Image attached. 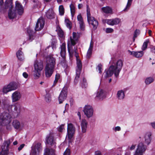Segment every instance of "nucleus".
<instances>
[{"label":"nucleus","instance_id":"nucleus-1","mask_svg":"<svg viewBox=\"0 0 155 155\" xmlns=\"http://www.w3.org/2000/svg\"><path fill=\"white\" fill-rule=\"evenodd\" d=\"M72 37H70V38L68 41V52L69 54H72L75 53V56L76 58L77 66L76 68V74L74 82L77 83L79 78L80 75L82 70V64L81 60L79 58V56L77 52V47L74 46L78 41V37L76 33L73 32Z\"/></svg>","mask_w":155,"mask_h":155},{"label":"nucleus","instance_id":"nucleus-2","mask_svg":"<svg viewBox=\"0 0 155 155\" xmlns=\"http://www.w3.org/2000/svg\"><path fill=\"white\" fill-rule=\"evenodd\" d=\"M123 66V62L121 60H118L116 64L110 66L108 70L105 71L104 77L108 78L111 77L114 74L115 76L117 77L121 71Z\"/></svg>","mask_w":155,"mask_h":155},{"label":"nucleus","instance_id":"nucleus-3","mask_svg":"<svg viewBox=\"0 0 155 155\" xmlns=\"http://www.w3.org/2000/svg\"><path fill=\"white\" fill-rule=\"evenodd\" d=\"M50 54L46 58L47 64L45 67V74L47 78L50 77L53 73L56 64L55 59Z\"/></svg>","mask_w":155,"mask_h":155},{"label":"nucleus","instance_id":"nucleus-4","mask_svg":"<svg viewBox=\"0 0 155 155\" xmlns=\"http://www.w3.org/2000/svg\"><path fill=\"white\" fill-rule=\"evenodd\" d=\"M3 0H0V5L1 7L0 11L1 12H4L8 8H9L8 12V16L9 19L14 18L16 16V11L15 10H12V0H6L5 2V4L3 6Z\"/></svg>","mask_w":155,"mask_h":155},{"label":"nucleus","instance_id":"nucleus-5","mask_svg":"<svg viewBox=\"0 0 155 155\" xmlns=\"http://www.w3.org/2000/svg\"><path fill=\"white\" fill-rule=\"evenodd\" d=\"M12 120V117L8 113L4 112L0 115V124L1 125H6L7 129H10V126L9 124Z\"/></svg>","mask_w":155,"mask_h":155},{"label":"nucleus","instance_id":"nucleus-6","mask_svg":"<svg viewBox=\"0 0 155 155\" xmlns=\"http://www.w3.org/2000/svg\"><path fill=\"white\" fill-rule=\"evenodd\" d=\"M43 67V62L40 61L38 62L36 61L35 62L34 71V79L38 78L41 75V71Z\"/></svg>","mask_w":155,"mask_h":155},{"label":"nucleus","instance_id":"nucleus-7","mask_svg":"<svg viewBox=\"0 0 155 155\" xmlns=\"http://www.w3.org/2000/svg\"><path fill=\"white\" fill-rule=\"evenodd\" d=\"M86 6L87 14L88 21L90 24H91L93 26V29L94 30H95L97 28L98 25V22L95 18L91 16L90 8L89 5H87Z\"/></svg>","mask_w":155,"mask_h":155},{"label":"nucleus","instance_id":"nucleus-8","mask_svg":"<svg viewBox=\"0 0 155 155\" xmlns=\"http://www.w3.org/2000/svg\"><path fill=\"white\" fill-rule=\"evenodd\" d=\"M7 108L9 112L13 111L17 113V115H19L20 112L24 110V108L18 103L8 105Z\"/></svg>","mask_w":155,"mask_h":155},{"label":"nucleus","instance_id":"nucleus-9","mask_svg":"<svg viewBox=\"0 0 155 155\" xmlns=\"http://www.w3.org/2000/svg\"><path fill=\"white\" fill-rule=\"evenodd\" d=\"M83 111L87 118L92 117L93 115L94 110L91 105L88 104L85 105L83 108Z\"/></svg>","mask_w":155,"mask_h":155},{"label":"nucleus","instance_id":"nucleus-10","mask_svg":"<svg viewBox=\"0 0 155 155\" xmlns=\"http://www.w3.org/2000/svg\"><path fill=\"white\" fill-rule=\"evenodd\" d=\"M54 134L52 132H50L47 135L46 141L47 143L51 145L53 148L56 147V143L55 139L54 138Z\"/></svg>","mask_w":155,"mask_h":155},{"label":"nucleus","instance_id":"nucleus-11","mask_svg":"<svg viewBox=\"0 0 155 155\" xmlns=\"http://www.w3.org/2000/svg\"><path fill=\"white\" fill-rule=\"evenodd\" d=\"M17 88L15 83L11 82L8 85L4 86L2 89V92L4 94H6L10 91L15 90Z\"/></svg>","mask_w":155,"mask_h":155},{"label":"nucleus","instance_id":"nucleus-12","mask_svg":"<svg viewBox=\"0 0 155 155\" xmlns=\"http://www.w3.org/2000/svg\"><path fill=\"white\" fill-rule=\"evenodd\" d=\"M146 149V146L143 143H140L138 145L134 155H143Z\"/></svg>","mask_w":155,"mask_h":155},{"label":"nucleus","instance_id":"nucleus-13","mask_svg":"<svg viewBox=\"0 0 155 155\" xmlns=\"http://www.w3.org/2000/svg\"><path fill=\"white\" fill-rule=\"evenodd\" d=\"M75 131V129L73 124L71 123L68 124L67 136L68 138L71 140L72 137Z\"/></svg>","mask_w":155,"mask_h":155},{"label":"nucleus","instance_id":"nucleus-14","mask_svg":"<svg viewBox=\"0 0 155 155\" xmlns=\"http://www.w3.org/2000/svg\"><path fill=\"white\" fill-rule=\"evenodd\" d=\"M45 25V20L42 18H39L36 23L35 28V31L41 30L44 27Z\"/></svg>","mask_w":155,"mask_h":155},{"label":"nucleus","instance_id":"nucleus-15","mask_svg":"<svg viewBox=\"0 0 155 155\" xmlns=\"http://www.w3.org/2000/svg\"><path fill=\"white\" fill-rule=\"evenodd\" d=\"M106 97V92L102 89H99L95 97L96 100H102Z\"/></svg>","mask_w":155,"mask_h":155},{"label":"nucleus","instance_id":"nucleus-16","mask_svg":"<svg viewBox=\"0 0 155 155\" xmlns=\"http://www.w3.org/2000/svg\"><path fill=\"white\" fill-rule=\"evenodd\" d=\"M21 97L20 92L18 91H16L13 92L11 96L12 102H16L20 100Z\"/></svg>","mask_w":155,"mask_h":155},{"label":"nucleus","instance_id":"nucleus-17","mask_svg":"<svg viewBox=\"0 0 155 155\" xmlns=\"http://www.w3.org/2000/svg\"><path fill=\"white\" fill-rule=\"evenodd\" d=\"M67 92L66 90L64 89L61 91L58 97V100L59 104H61L64 101L67 97Z\"/></svg>","mask_w":155,"mask_h":155},{"label":"nucleus","instance_id":"nucleus-18","mask_svg":"<svg viewBox=\"0 0 155 155\" xmlns=\"http://www.w3.org/2000/svg\"><path fill=\"white\" fill-rule=\"evenodd\" d=\"M120 21V19L118 18L111 19H107L105 20V22L108 25H114L118 24Z\"/></svg>","mask_w":155,"mask_h":155},{"label":"nucleus","instance_id":"nucleus-19","mask_svg":"<svg viewBox=\"0 0 155 155\" xmlns=\"http://www.w3.org/2000/svg\"><path fill=\"white\" fill-rule=\"evenodd\" d=\"M152 133L150 132H148L146 133L144 135V142L145 144L148 145L151 143Z\"/></svg>","mask_w":155,"mask_h":155},{"label":"nucleus","instance_id":"nucleus-20","mask_svg":"<svg viewBox=\"0 0 155 155\" xmlns=\"http://www.w3.org/2000/svg\"><path fill=\"white\" fill-rule=\"evenodd\" d=\"M128 53L137 58L141 57L143 55V52L142 51H128Z\"/></svg>","mask_w":155,"mask_h":155},{"label":"nucleus","instance_id":"nucleus-21","mask_svg":"<svg viewBox=\"0 0 155 155\" xmlns=\"http://www.w3.org/2000/svg\"><path fill=\"white\" fill-rule=\"evenodd\" d=\"M10 143L11 141L10 140L5 141L1 147L2 151L8 152L9 146Z\"/></svg>","mask_w":155,"mask_h":155},{"label":"nucleus","instance_id":"nucleus-22","mask_svg":"<svg viewBox=\"0 0 155 155\" xmlns=\"http://www.w3.org/2000/svg\"><path fill=\"white\" fill-rule=\"evenodd\" d=\"M88 123L87 120L85 119H83L81 120V125L83 133H85L86 131Z\"/></svg>","mask_w":155,"mask_h":155},{"label":"nucleus","instance_id":"nucleus-23","mask_svg":"<svg viewBox=\"0 0 155 155\" xmlns=\"http://www.w3.org/2000/svg\"><path fill=\"white\" fill-rule=\"evenodd\" d=\"M60 48L61 49L60 54L61 56L64 59L65 58L66 48V44L65 43H63L61 45Z\"/></svg>","mask_w":155,"mask_h":155},{"label":"nucleus","instance_id":"nucleus-24","mask_svg":"<svg viewBox=\"0 0 155 155\" xmlns=\"http://www.w3.org/2000/svg\"><path fill=\"white\" fill-rule=\"evenodd\" d=\"M125 91L122 90L118 91L116 94L117 98L118 100H123L125 97Z\"/></svg>","mask_w":155,"mask_h":155},{"label":"nucleus","instance_id":"nucleus-25","mask_svg":"<svg viewBox=\"0 0 155 155\" xmlns=\"http://www.w3.org/2000/svg\"><path fill=\"white\" fill-rule=\"evenodd\" d=\"M15 8L19 15H21L22 14L23 12V7L18 1H16L15 2Z\"/></svg>","mask_w":155,"mask_h":155},{"label":"nucleus","instance_id":"nucleus-26","mask_svg":"<svg viewBox=\"0 0 155 155\" xmlns=\"http://www.w3.org/2000/svg\"><path fill=\"white\" fill-rule=\"evenodd\" d=\"M22 49L20 48L16 53V57L20 61H22L24 59V54L22 51Z\"/></svg>","mask_w":155,"mask_h":155},{"label":"nucleus","instance_id":"nucleus-27","mask_svg":"<svg viewBox=\"0 0 155 155\" xmlns=\"http://www.w3.org/2000/svg\"><path fill=\"white\" fill-rule=\"evenodd\" d=\"M77 19L80 25V28L82 30H84V25L83 22V19L81 14H79L77 16Z\"/></svg>","mask_w":155,"mask_h":155},{"label":"nucleus","instance_id":"nucleus-28","mask_svg":"<svg viewBox=\"0 0 155 155\" xmlns=\"http://www.w3.org/2000/svg\"><path fill=\"white\" fill-rule=\"evenodd\" d=\"M46 17L49 19H51L54 18V13L52 8L49 9L45 14Z\"/></svg>","mask_w":155,"mask_h":155},{"label":"nucleus","instance_id":"nucleus-29","mask_svg":"<svg viewBox=\"0 0 155 155\" xmlns=\"http://www.w3.org/2000/svg\"><path fill=\"white\" fill-rule=\"evenodd\" d=\"M93 48V42L91 40L90 42V46L87 53L86 55V57L87 58H89L91 57L92 54Z\"/></svg>","mask_w":155,"mask_h":155},{"label":"nucleus","instance_id":"nucleus-30","mask_svg":"<svg viewBox=\"0 0 155 155\" xmlns=\"http://www.w3.org/2000/svg\"><path fill=\"white\" fill-rule=\"evenodd\" d=\"M44 155H56L55 153V151L54 150L48 148H46L45 151Z\"/></svg>","mask_w":155,"mask_h":155},{"label":"nucleus","instance_id":"nucleus-31","mask_svg":"<svg viewBox=\"0 0 155 155\" xmlns=\"http://www.w3.org/2000/svg\"><path fill=\"white\" fill-rule=\"evenodd\" d=\"M12 125L14 128L18 129L20 128L21 127V124L20 122L16 120H14L12 122Z\"/></svg>","mask_w":155,"mask_h":155},{"label":"nucleus","instance_id":"nucleus-32","mask_svg":"<svg viewBox=\"0 0 155 155\" xmlns=\"http://www.w3.org/2000/svg\"><path fill=\"white\" fill-rule=\"evenodd\" d=\"M27 32L29 35V38L28 40L30 42L31 41L35 38L34 36V33L33 31L30 29H28L27 30Z\"/></svg>","mask_w":155,"mask_h":155},{"label":"nucleus","instance_id":"nucleus-33","mask_svg":"<svg viewBox=\"0 0 155 155\" xmlns=\"http://www.w3.org/2000/svg\"><path fill=\"white\" fill-rule=\"evenodd\" d=\"M56 31L58 36L60 38H63L64 37V32L59 27H57Z\"/></svg>","mask_w":155,"mask_h":155},{"label":"nucleus","instance_id":"nucleus-34","mask_svg":"<svg viewBox=\"0 0 155 155\" xmlns=\"http://www.w3.org/2000/svg\"><path fill=\"white\" fill-rule=\"evenodd\" d=\"M71 12L72 16L73 17L74 15L75 12V5L74 4L71 3L70 5Z\"/></svg>","mask_w":155,"mask_h":155},{"label":"nucleus","instance_id":"nucleus-35","mask_svg":"<svg viewBox=\"0 0 155 155\" xmlns=\"http://www.w3.org/2000/svg\"><path fill=\"white\" fill-rule=\"evenodd\" d=\"M103 11L106 13H112V10L108 6L104 7L102 8Z\"/></svg>","mask_w":155,"mask_h":155},{"label":"nucleus","instance_id":"nucleus-36","mask_svg":"<svg viewBox=\"0 0 155 155\" xmlns=\"http://www.w3.org/2000/svg\"><path fill=\"white\" fill-rule=\"evenodd\" d=\"M154 81L153 78L152 77H149L147 78L145 80V82L146 84L148 85L153 82Z\"/></svg>","mask_w":155,"mask_h":155},{"label":"nucleus","instance_id":"nucleus-37","mask_svg":"<svg viewBox=\"0 0 155 155\" xmlns=\"http://www.w3.org/2000/svg\"><path fill=\"white\" fill-rule=\"evenodd\" d=\"M46 94L45 97V101L47 102H49L51 101V95L48 93V92H47V91L46 90Z\"/></svg>","mask_w":155,"mask_h":155},{"label":"nucleus","instance_id":"nucleus-38","mask_svg":"<svg viewBox=\"0 0 155 155\" xmlns=\"http://www.w3.org/2000/svg\"><path fill=\"white\" fill-rule=\"evenodd\" d=\"M59 11L60 15H64V9L63 5H61L59 6Z\"/></svg>","mask_w":155,"mask_h":155},{"label":"nucleus","instance_id":"nucleus-39","mask_svg":"<svg viewBox=\"0 0 155 155\" xmlns=\"http://www.w3.org/2000/svg\"><path fill=\"white\" fill-rule=\"evenodd\" d=\"M33 2L34 3V8L40 7L41 3L38 0H33Z\"/></svg>","mask_w":155,"mask_h":155},{"label":"nucleus","instance_id":"nucleus-40","mask_svg":"<svg viewBox=\"0 0 155 155\" xmlns=\"http://www.w3.org/2000/svg\"><path fill=\"white\" fill-rule=\"evenodd\" d=\"M65 23L67 28L70 29L71 28V22L68 19L65 20Z\"/></svg>","mask_w":155,"mask_h":155},{"label":"nucleus","instance_id":"nucleus-41","mask_svg":"<svg viewBox=\"0 0 155 155\" xmlns=\"http://www.w3.org/2000/svg\"><path fill=\"white\" fill-rule=\"evenodd\" d=\"M39 152L38 151H37L36 149H34L32 147L30 154L31 155H38Z\"/></svg>","mask_w":155,"mask_h":155},{"label":"nucleus","instance_id":"nucleus-42","mask_svg":"<svg viewBox=\"0 0 155 155\" xmlns=\"http://www.w3.org/2000/svg\"><path fill=\"white\" fill-rule=\"evenodd\" d=\"M133 0H128L126 6L124 9V11H126L130 7L132 2Z\"/></svg>","mask_w":155,"mask_h":155},{"label":"nucleus","instance_id":"nucleus-43","mask_svg":"<svg viewBox=\"0 0 155 155\" xmlns=\"http://www.w3.org/2000/svg\"><path fill=\"white\" fill-rule=\"evenodd\" d=\"M149 42V40H146L145 42H144L142 48L143 50H144L147 48Z\"/></svg>","mask_w":155,"mask_h":155},{"label":"nucleus","instance_id":"nucleus-44","mask_svg":"<svg viewBox=\"0 0 155 155\" xmlns=\"http://www.w3.org/2000/svg\"><path fill=\"white\" fill-rule=\"evenodd\" d=\"M41 144L40 143H37L35 146L34 149H36V150H37V151L40 152L41 151Z\"/></svg>","mask_w":155,"mask_h":155},{"label":"nucleus","instance_id":"nucleus-45","mask_svg":"<svg viewBox=\"0 0 155 155\" xmlns=\"http://www.w3.org/2000/svg\"><path fill=\"white\" fill-rule=\"evenodd\" d=\"M87 85L86 80L84 78H83V83H82L81 86L83 87H86Z\"/></svg>","mask_w":155,"mask_h":155},{"label":"nucleus","instance_id":"nucleus-46","mask_svg":"<svg viewBox=\"0 0 155 155\" xmlns=\"http://www.w3.org/2000/svg\"><path fill=\"white\" fill-rule=\"evenodd\" d=\"M60 78V75L59 74H57L55 76V80L54 81V84L55 85L56 83L58 81V80Z\"/></svg>","mask_w":155,"mask_h":155},{"label":"nucleus","instance_id":"nucleus-47","mask_svg":"<svg viewBox=\"0 0 155 155\" xmlns=\"http://www.w3.org/2000/svg\"><path fill=\"white\" fill-rule=\"evenodd\" d=\"M140 33V31L139 30H136L134 33V36L133 37V39L135 40V38H136L137 35H139Z\"/></svg>","mask_w":155,"mask_h":155},{"label":"nucleus","instance_id":"nucleus-48","mask_svg":"<svg viewBox=\"0 0 155 155\" xmlns=\"http://www.w3.org/2000/svg\"><path fill=\"white\" fill-rule=\"evenodd\" d=\"M70 150L69 149L67 148L64 152L63 155H70Z\"/></svg>","mask_w":155,"mask_h":155},{"label":"nucleus","instance_id":"nucleus-49","mask_svg":"<svg viewBox=\"0 0 155 155\" xmlns=\"http://www.w3.org/2000/svg\"><path fill=\"white\" fill-rule=\"evenodd\" d=\"M136 144H132V145L130 146H129L128 148V149L129 150H134L136 147Z\"/></svg>","mask_w":155,"mask_h":155},{"label":"nucleus","instance_id":"nucleus-50","mask_svg":"<svg viewBox=\"0 0 155 155\" xmlns=\"http://www.w3.org/2000/svg\"><path fill=\"white\" fill-rule=\"evenodd\" d=\"M64 128V125L62 124L58 128V130L59 132H61L62 131Z\"/></svg>","mask_w":155,"mask_h":155},{"label":"nucleus","instance_id":"nucleus-51","mask_svg":"<svg viewBox=\"0 0 155 155\" xmlns=\"http://www.w3.org/2000/svg\"><path fill=\"white\" fill-rule=\"evenodd\" d=\"M113 130L115 132L117 131H120L121 130V128L119 126H117L113 128Z\"/></svg>","mask_w":155,"mask_h":155},{"label":"nucleus","instance_id":"nucleus-52","mask_svg":"<svg viewBox=\"0 0 155 155\" xmlns=\"http://www.w3.org/2000/svg\"><path fill=\"white\" fill-rule=\"evenodd\" d=\"M113 29L112 28H107L106 29V32L107 33H110L112 32Z\"/></svg>","mask_w":155,"mask_h":155},{"label":"nucleus","instance_id":"nucleus-53","mask_svg":"<svg viewBox=\"0 0 155 155\" xmlns=\"http://www.w3.org/2000/svg\"><path fill=\"white\" fill-rule=\"evenodd\" d=\"M102 65L101 64H99L98 65L97 67V69H98L99 71V73L100 74L102 72V71H101V69H102Z\"/></svg>","mask_w":155,"mask_h":155},{"label":"nucleus","instance_id":"nucleus-54","mask_svg":"<svg viewBox=\"0 0 155 155\" xmlns=\"http://www.w3.org/2000/svg\"><path fill=\"white\" fill-rule=\"evenodd\" d=\"M8 152L1 151L0 152V155H8Z\"/></svg>","mask_w":155,"mask_h":155},{"label":"nucleus","instance_id":"nucleus-55","mask_svg":"<svg viewBox=\"0 0 155 155\" xmlns=\"http://www.w3.org/2000/svg\"><path fill=\"white\" fill-rule=\"evenodd\" d=\"M22 75L25 78H27L28 76V74L26 72H24Z\"/></svg>","mask_w":155,"mask_h":155},{"label":"nucleus","instance_id":"nucleus-56","mask_svg":"<svg viewBox=\"0 0 155 155\" xmlns=\"http://www.w3.org/2000/svg\"><path fill=\"white\" fill-rule=\"evenodd\" d=\"M94 155H102V154L101 151L98 150L95 151L94 153Z\"/></svg>","mask_w":155,"mask_h":155},{"label":"nucleus","instance_id":"nucleus-57","mask_svg":"<svg viewBox=\"0 0 155 155\" xmlns=\"http://www.w3.org/2000/svg\"><path fill=\"white\" fill-rule=\"evenodd\" d=\"M25 145L23 144H21L18 148V150H21L24 147Z\"/></svg>","mask_w":155,"mask_h":155},{"label":"nucleus","instance_id":"nucleus-58","mask_svg":"<svg viewBox=\"0 0 155 155\" xmlns=\"http://www.w3.org/2000/svg\"><path fill=\"white\" fill-rule=\"evenodd\" d=\"M150 124L153 128L155 129V121L151 123Z\"/></svg>","mask_w":155,"mask_h":155},{"label":"nucleus","instance_id":"nucleus-59","mask_svg":"<svg viewBox=\"0 0 155 155\" xmlns=\"http://www.w3.org/2000/svg\"><path fill=\"white\" fill-rule=\"evenodd\" d=\"M151 51L152 53H153L155 54V47H154L152 48L151 49Z\"/></svg>","mask_w":155,"mask_h":155},{"label":"nucleus","instance_id":"nucleus-60","mask_svg":"<svg viewBox=\"0 0 155 155\" xmlns=\"http://www.w3.org/2000/svg\"><path fill=\"white\" fill-rule=\"evenodd\" d=\"M83 5L81 4H79L78 5V8L80 9L81 8L83 7Z\"/></svg>","mask_w":155,"mask_h":155},{"label":"nucleus","instance_id":"nucleus-61","mask_svg":"<svg viewBox=\"0 0 155 155\" xmlns=\"http://www.w3.org/2000/svg\"><path fill=\"white\" fill-rule=\"evenodd\" d=\"M77 115L78 116V117H79V119H81V115L80 112H78V113H77Z\"/></svg>","mask_w":155,"mask_h":155},{"label":"nucleus","instance_id":"nucleus-62","mask_svg":"<svg viewBox=\"0 0 155 155\" xmlns=\"http://www.w3.org/2000/svg\"><path fill=\"white\" fill-rule=\"evenodd\" d=\"M130 151L128 150L127 151L125 155H130Z\"/></svg>","mask_w":155,"mask_h":155},{"label":"nucleus","instance_id":"nucleus-63","mask_svg":"<svg viewBox=\"0 0 155 155\" xmlns=\"http://www.w3.org/2000/svg\"><path fill=\"white\" fill-rule=\"evenodd\" d=\"M45 2H49L51 1L52 0H43Z\"/></svg>","mask_w":155,"mask_h":155},{"label":"nucleus","instance_id":"nucleus-64","mask_svg":"<svg viewBox=\"0 0 155 155\" xmlns=\"http://www.w3.org/2000/svg\"><path fill=\"white\" fill-rule=\"evenodd\" d=\"M17 143L18 142L17 141H15L13 143V144L15 145H16L17 144Z\"/></svg>","mask_w":155,"mask_h":155}]
</instances>
